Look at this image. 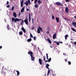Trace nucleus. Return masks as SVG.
I'll use <instances>...</instances> for the list:
<instances>
[{
    "label": "nucleus",
    "instance_id": "5701e85b",
    "mask_svg": "<svg viewBox=\"0 0 76 76\" xmlns=\"http://www.w3.org/2000/svg\"><path fill=\"white\" fill-rule=\"evenodd\" d=\"M32 41V39L31 38L28 39L27 40L28 42H30V41Z\"/></svg>",
    "mask_w": 76,
    "mask_h": 76
},
{
    "label": "nucleus",
    "instance_id": "4c0bfd02",
    "mask_svg": "<svg viewBox=\"0 0 76 76\" xmlns=\"http://www.w3.org/2000/svg\"><path fill=\"white\" fill-rule=\"evenodd\" d=\"M34 18H32V24L33 23H34Z\"/></svg>",
    "mask_w": 76,
    "mask_h": 76
},
{
    "label": "nucleus",
    "instance_id": "bb28decb",
    "mask_svg": "<svg viewBox=\"0 0 76 76\" xmlns=\"http://www.w3.org/2000/svg\"><path fill=\"white\" fill-rule=\"evenodd\" d=\"M40 30H39V28H38L37 29V33H38V34H39V33H40Z\"/></svg>",
    "mask_w": 76,
    "mask_h": 76
},
{
    "label": "nucleus",
    "instance_id": "c85d7f7f",
    "mask_svg": "<svg viewBox=\"0 0 76 76\" xmlns=\"http://www.w3.org/2000/svg\"><path fill=\"white\" fill-rule=\"evenodd\" d=\"M24 21H23V20H22V22L21 23L20 25H22V24H23V22Z\"/></svg>",
    "mask_w": 76,
    "mask_h": 76
},
{
    "label": "nucleus",
    "instance_id": "9b49d317",
    "mask_svg": "<svg viewBox=\"0 0 76 76\" xmlns=\"http://www.w3.org/2000/svg\"><path fill=\"white\" fill-rule=\"evenodd\" d=\"M56 34L55 33L53 36V38L54 39H55V38H56Z\"/></svg>",
    "mask_w": 76,
    "mask_h": 76
},
{
    "label": "nucleus",
    "instance_id": "8fccbe9b",
    "mask_svg": "<svg viewBox=\"0 0 76 76\" xmlns=\"http://www.w3.org/2000/svg\"><path fill=\"white\" fill-rule=\"evenodd\" d=\"M47 34H49L50 33V32H49V31H48L47 32Z\"/></svg>",
    "mask_w": 76,
    "mask_h": 76
},
{
    "label": "nucleus",
    "instance_id": "79ce46f5",
    "mask_svg": "<svg viewBox=\"0 0 76 76\" xmlns=\"http://www.w3.org/2000/svg\"><path fill=\"white\" fill-rule=\"evenodd\" d=\"M65 19L66 20H68V21L70 20L68 19H67V18H65Z\"/></svg>",
    "mask_w": 76,
    "mask_h": 76
},
{
    "label": "nucleus",
    "instance_id": "c9c22d12",
    "mask_svg": "<svg viewBox=\"0 0 76 76\" xmlns=\"http://www.w3.org/2000/svg\"><path fill=\"white\" fill-rule=\"evenodd\" d=\"M68 64L69 65H70V64H71V62H70V61H69L68 62Z\"/></svg>",
    "mask_w": 76,
    "mask_h": 76
},
{
    "label": "nucleus",
    "instance_id": "f03ea898",
    "mask_svg": "<svg viewBox=\"0 0 76 76\" xmlns=\"http://www.w3.org/2000/svg\"><path fill=\"white\" fill-rule=\"evenodd\" d=\"M24 22H25V23H26V25H28V18H26V19L24 20Z\"/></svg>",
    "mask_w": 76,
    "mask_h": 76
},
{
    "label": "nucleus",
    "instance_id": "e2e57ef3",
    "mask_svg": "<svg viewBox=\"0 0 76 76\" xmlns=\"http://www.w3.org/2000/svg\"><path fill=\"white\" fill-rule=\"evenodd\" d=\"M74 18H75V19H76V15L74 17Z\"/></svg>",
    "mask_w": 76,
    "mask_h": 76
},
{
    "label": "nucleus",
    "instance_id": "58836bf2",
    "mask_svg": "<svg viewBox=\"0 0 76 76\" xmlns=\"http://www.w3.org/2000/svg\"><path fill=\"white\" fill-rule=\"evenodd\" d=\"M30 37H31V38H33V36L31 34H30Z\"/></svg>",
    "mask_w": 76,
    "mask_h": 76
},
{
    "label": "nucleus",
    "instance_id": "f8f14e48",
    "mask_svg": "<svg viewBox=\"0 0 76 76\" xmlns=\"http://www.w3.org/2000/svg\"><path fill=\"white\" fill-rule=\"evenodd\" d=\"M31 61H34L35 60V58L33 56H31Z\"/></svg>",
    "mask_w": 76,
    "mask_h": 76
},
{
    "label": "nucleus",
    "instance_id": "a18cd8bd",
    "mask_svg": "<svg viewBox=\"0 0 76 76\" xmlns=\"http://www.w3.org/2000/svg\"><path fill=\"white\" fill-rule=\"evenodd\" d=\"M10 6H9V5H8L7 6V7L8 8H9Z\"/></svg>",
    "mask_w": 76,
    "mask_h": 76
},
{
    "label": "nucleus",
    "instance_id": "dca6fc26",
    "mask_svg": "<svg viewBox=\"0 0 76 76\" xmlns=\"http://www.w3.org/2000/svg\"><path fill=\"white\" fill-rule=\"evenodd\" d=\"M19 22V18H16L15 19V22Z\"/></svg>",
    "mask_w": 76,
    "mask_h": 76
},
{
    "label": "nucleus",
    "instance_id": "2eb2a0df",
    "mask_svg": "<svg viewBox=\"0 0 76 76\" xmlns=\"http://www.w3.org/2000/svg\"><path fill=\"white\" fill-rule=\"evenodd\" d=\"M56 4L58 5V6H61V3L59 2H56L55 3Z\"/></svg>",
    "mask_w": 76,
    "mask_h": 76
},
{
    "label": "nucleus",
    "instance_id": "aec40b11",
    "mask_svg": "<svg viewBox=\"0 0 76 76\" xmlns=\"http://www.w3.org/2000/svg\"><path fill=\"white\" fill-rule=\"evenodd\" d=\"M11 20H12V22H14V21L15 22V18H12Z\"/></svg>",
    "mask_w": 76,
    "mask_h": 76
},
{
    "label": "nucleus",
    "instance_id": "052dcab7",
    "mask_svg": "<svg viewBox=\"0 0 76 76\" xmlns=\"http://www.w3.org/2000/svg\"><path fill=\"white\" fill-rule=\"evenodd\" d=\"M50 48H53V47L52 46H50Z\"/></svg>",
    "mask_w": 76,
    "mask_h": 76
},
{
    "label": "nucleus",
    "instance_id": "6e6552de",
    "mask_svg": "<svg viewBox=\"0 0 76 76\" xmlns=\"http://www.w3.org/2000/svg\"><path fill=\"white\" fill-rule=\"evenodd\" d=\"M65 12L66 13H69V8H68V7H66L65 9Z\"/></svg>",
    "mask_w": 76,
    "mask_h": 76
},
{
    "label": "nucleus",
    "instance_id": "338daca9",
    "mask_svg": "<svg viewBox=\"0 0 76 76\" xmlns=\"http://www.w3.org/2000/svg\"><path fill=\"white\" fill-rule=\"evenodd\" d=\"M46 62H48V61H46Z\"/></svg>",
    "mask_w": 76,
    "mask_h": 76
},
{
    "label": "nucleus",
    "instance_id": "1a4fd4ad",
    "mask_svg": "<svg viewBox=\"0 0 76 76\" xmlns=\"http://www.w3.org/2000/svg\"><path fill=\"white\" fill-rule=\"evenodd\" d=\"M13 16H14V18H16L17 17V15L16 13H15V12H14L13 13Z\"/></svg>",
    "mask_w": 76,
    "mask_h": 76
},
{
    "label": "nucleus",
    "instance_id": "a19ab883",
    "mask_svg": "<svg viewBox=\"0 0 76 76\" xmlns=\"http://www.w3.org/2000/svg\"><path fill=\"white\" fill-rule=\"evenodd\" d=\"M46 68H47V69H49V67H48V66H47L46 65Z\"/></svg>",
    "mask_w": 76,
    "mask_h": 76
},
{
    "label": "nucleus",
    "instance_id": "6ab92c4d",
    "mask_svg": "<svg viewBox=\"0 0 76 76\" xmlns=\"http://www.w3.org/2000/svg\"><path fill=\"white\" fill-rule=\"evenodd\" d=\"M47 40H48V42H49V43H50V44H51L52 43L51 41V40H50L49 39H47Z\"/></svg>",
    "mask_w": 76,
    "mask_h": 76
},
{
    "label": "nucleus",
    "instance_id": "4be33fe9",
    "mask_svg": "<svg viewBox=\"0 0 76 76\" xmlns=\"http://www.w3.org/2000/svg\"><path fill=\"white\" fill-rule=\"evenodd\" d=\"M16 72H17V76H19V75L20 74V72H19L18 70H16Z\"/></svg>",
    "mask_w": 76,
    "mask_h": 76
},
{
    "label": "nucleus",
    "instance_id": "4d7b16f0",
    "mask_svg": "<svg viewBox=\"0 0 76 76\" xmlns=\"http://www.w3.org/2000/svg\"><path fill=\"white\" fill-rule=\"evenodd\" d=\"M59 43H61V44H62V43H63V42H59Z\"/></svg>",
    "mask_w": 76,
    "mask_h": 76
},
{
    "label": "nucleus",
    "instance_id": "0eeeda50",
    "mask_svg": "<svg viewBox=\"0 0 76 76\" xmlns=\"http://www.w3.org/2000/svg\"><path fill=\"white\" fill-rule=\"evenodd\" d=\"M72 24L73 26L75 28H76V22H72Z\"/></svg>",
    "mask_w": 76,
    "mask_h": 76
},
{
    "label": "nucleus",
    "instance_id": "680f3d73",
    "mask_svg": "<svg viewBox=\"0 0 76 76\" xmlns=\"http://www.w3.org/2000/svg\"><path fill=\"white\" fill-rule=\"evenodd\" d=\"M19 16H20V13H19Z\"/></svg>",
    "mask_w": 76,
    "mask_h": 76
},
{
    "label": "nucleus",
    "instance_id": "774afa93",
    "mask_svg": "<svg viewBox=\"0 0 76 76\" xmlns=\"http://www.w3.org/2000/svg\"><path fill=\"white\" fill-rule=\"evenodd\" d=\"M10 0V1H12V0Z\"/></svg>",
    "mask_w": 76,
    "mask_h": 76
},
{
    "label": "nucleus",
    "instance_id": "a211bd4d",
    "mask_svg": "<svg viewBox=\"0 0 76 76\" xmlns=\"http://www.w3.org/2000/svg\"><path fill=\"white\" fill-rule=\"evenodd\" d=\"M71 29L72 30V31H74V32H76V29L73 28H71Z\"/></svg>",
    "mask_w": 76,
    "mask_h": 76
},
{
    "label": "nucleus",
    "instance_id": "37998d69",
    "mask_svg": "<svg viewBox=\"0 0 76 76\" xmlns=\"http://www.w3.org/2000/svg\"><path fill=\"white\" fill-rule=\"evenodd\" d=\"M57 45H60V43L59 42L57 43Z\"/></svg>",
    "mask_w": 76,
    "mask_h": 76
},
{
    "label": "nucleus",
    "instance_id": "f704fd0d",
    "mask_svg": "<svg viewBox=\"0 0 76 76\" xmlns=\"http://www.w3.org/2000/svg\"><path fill=\"white\" fill-rule=\"evenodd\" d=\"M38 1V0H35V4H36V3H37V1Z\"/></svg>",
    "mask_w": 76,
    "mask_h": 76
},
{
    "label": "nucleus",
    "instance_id": "c03bdc74",
    "mask_svg": "<svg viewBox=\"0 0 76 76\" xmlns=\"http://www.w3.org/2000/svg\"><path fill=\"white\" fill-rule=\"evenodd\" d=\"M43 58H44V61H45V56H44Z\"/></svg>",
    "mask_w": 76,
    "mask_h": 76
},
{
    "label": "nucleus",
    "instance_id": "5fc2aeb1",
    "mask_svg": "<svg viewBox=\"0 0 76 76\" xmlns=\"http://www.w3.org/2000/svg\"><path fill=\"white\" fill-rule=\"evenodd\" d=\"M54 42H55V43H56V44H57V42H56V41H54Z\"/></svg>",
    "mask_w": 76,
    "mask_h": 76
},
{
    "label": "nucleus",
    "instance_id": "7c9ffc66",
    "mask_svg": "<svg viewBox=\"0 0 76 76\" xmlns=\"http://www.w3.org/2000/svg\"><path fill=\"white\" fill-rule=\"evenodd\" d=\"M52 19H55V18H54V16L53 15H52Z\"/></svg>",
    "mask_w": 76,
    "mask_h": 76
},
{
    "label": "nucleus",
    "instance_id": "f3484780",
    "mask_svg": "<svg viewBox=\"0 0 76 76\" xmlns=\"http://www.w3.org/2000/svg\"><path fill=\"white\" fill-rule=\"evenodd\" d=\"M56 20L57 23H58L59 22V18L58 17H57L56 18Z\"/></svg>",
    "mask_w": 76,
    "mask_h": 76
},
{
    "label": "nucleus",
    "instance_id": "e433bc0d",
    "mask_svg": "<svg viewBox=\"0 0 76 76\" xmlns=\"http://www.w3.org/2000/svg\"><path fill=\"white\" fill-rule=\"evenodd\" d=\"M70 0H66V2H70Z\"/></svg>",
    "mask_w": 76,
    "mask_h": 76
},
{
    "label": "nucleus",
    "instance_id": "7ed1b4c3",
    "mask_svg": "<svg viewBox=\"0 0 76 76\" xmlns=\"http://www.w3.org/2000/svg\"><path fill=\"white\" fill-rule=\"evenodd\" d=\"M46 57H47V58L48 60V61L49 62H50V61H51V58H50L49 59H48V54L47 53H46Z\"/></svg>",
    "mask_w": 76,
    "mask_h": 76
},
{
    "label": "nucleus",
    "instance_id": "f257e3e1",
    "mask_svg": "<svg viewBox=\"0 0 76 76\" xmlns=\"http://www.w3.org/2000/svg\"><path fill=\"white\" fill-rule=\"evenodd\" d=\"M30 0H28V1H26L25 2V4L26 6H28V4L29 5H30Z\"/></svg>",
    "mask_w": 76,
    "mask_h": 76
},
{
    "label": "nucleus",
    "instance_id": "3c124183",
    "mask_svg": "<svg viewBox=\"0 0 76 76\" xmlns=\"http://www.w3.org/2000/svg\"><path fill=\"white\" fill-rule=\"evenodd\" d=\"M9 1H7V4H9Z\"/></svg>",
    "mask_w": 76,
    "mask_h": 76
},
{
    "label": "nucleus",
    "instance_id": "2f4dec72",
    "mask_svg": "<svg viewBox=\"0 0 76 76\" xmlns=\"http://www.w3.org/2000/svg\"><path fill=\"white\" fill-rule=\"evenodd\" d=\"M11 10H14V7L13 6L12 7L11 9Z\"/></svg>",
    "mask_w": 76,
    "mask_h": 76
},
{
    "label": "nucleus",
    "instance_id": "393cba45",
    "mask_svg": "<svg viewBox=\"0 0 76 76\" xmlns=\"http://www.w3.org/2000/svg\"><path fill=\"white\" fill-rule=\"evenodd\" d=\"M34 7L36 8H38V4H35L34 5Z\"/></svg>",
    "mask_w": 76,
    "mask_h": 76
},
{
    "label": "nucleus",
    "instance_id": "423d86ee",
    "mask_svg": "<svg viewBox=\"0 0 76 76\" xmlns=\"http://www.w3.org/2000/svg\"><path fill=\"white\" fill-rule=\"evenodd\" d=\"M31 14L29 15L28 18V22H31Z\"/></svg>",
    "mask_w": 76,
    "mask_h": 76
},
{
    "label": "nucleus",
    "instance_id": "412c9836",
    "mask_svg": "<svg viewBox=\"0 0 76 76\" xmlns=\"http://www.w3.org/2000/svg\"><path fill=\"white\" fill-rule=\"evenodd\" d=\"M19 34L22 35H23V32L22 31H20L19 32Z\"/></svg>",
    "mask_w": 76,
    "mask_h": 76
},
{
    "label": "nucleus",
    "instance_id": "ea45409f",
    "mask_svg": "<svg viewBox=\"0 0 76 76\" xmlns=\"http://www.w3.org/2000/svg\"><path fill=\"white\" fill-rule=\"evenodd\" d=\"M39 30L41 31H42V28H41L40 29H39Z\"/></svg>",
    "mask_w": 76,
    "mask_h": 76
},
{
    "label": "nucleus",
    "instance_id": "0e129e2a",
    "mask_svg": "<svg viewBox=\"0 0 76 76\" xmlns=\"http://www.w3.org/2000/svg\"><path fill=\"white\" fill-rule=\"evenodd\" d=\"M40 28H40V27L39 26L38 29H40Z\"/></svg>",
    "mask_w": 76,
    "mask_h": 76
},
{
    "label": "nucleus",
    "instance_id": "de8ad7c7",
    "mask_svg": "<svg viewBox=\"0 0 76 76\" xmlns=\"http://www.w3.org/2000/svg\"><path fill=\"white\" fill-rule=\"evenodd\" d=\"M46 66L48 67V66H50V65L48 64H47L46 65Z\"/></svg>",
    "mask_w": 76,
    "mask_h": 76
},
{
    "label": "nucleus",
    "instance_id": "cd10ccee",
    "mask_svg": "<svg viewBox=\"0 0 76 76\" xmlns=\"http://www.w3.org/2000/svg\"><path fill=\"white\" fill-rule=\"evenodd\" d=\"M50 69H49L47 75H49V74H50Z\"/></svg>",
    "mask_w": 76,
    "mask_h": 76
},
{
    "label": "nucleus",
    "instance_id": "603ef678",
    "mask_svg": "<svg viewBox=\"0 0 76 76\" xmlns=\"http://www.w3.org/2000/svg\"><path fill=\"white\" fill-rule=\"evenodd\" d=\"M27 11H29V9H28V8H27Z\"/></svg>",
    "mask_w": 76,
    "mask_h": 76
},
{
    "label": "nucleus",
    "instance_id": "49530a36",
    "mask_svg": "<svg viewBox=\"0 0 76 76\" xmlns=\"http://www.w3.org/2000/svg\"><path fill=\"white\" fill-rule=\"evenodd\" d=\"M63 56H66V53H63Z\"/></svg>",
    "mask_w": 76,
    "mask_h": 76
},
{
    "label": "nucleus",
    "instance_id": "bf43d9fd",
    "mask_svg": "<svg viewBox=\"0 0 76 76\" xmlns=\"http://www.w3.org/2000/svg\"><path fill=\"white\" fill-rule=\"evenodd\" d=\"M2 48V46H0V49H1V48Z\"/></svg>",
    "mask_w": 76,
    "mask_h": 76
},
{
    "label": "nucleus",
    "instance_id": "ddd939ff",
    "mask_svg": "<svg viewBox=\"0 0 76 76\" xmlns=\"http://www.w3.org/2000/svg\"><path fill=\"white\" fill-rule=\"evenodd\" d=\"M39 61L40 64L41 65H42V60H41V59L40 58L39 59Z\"/></svg>",
    "mask_w": 76,
    "mask_h": 76
},
{
    "label": "nucleus",
    "instance_id": "09e8293b",
    "mask_svg": "<svg viewBox=\"0 0 76 76\" xmlns=\"http://www.w3.org/2000/svg\"><path fill=\"white\" fill-rule=\"evenodd\" d=\"M74 45H76V42H74Z\"/></svg>",
    "mask_w": 76,
    "mask_h": 76
},
{
    "label": "nucleus",
    "instance_id": "4468645a",
    "mask_svg": "<svg viewBox=\"0 0 76 76\" xmlns=\"http://www.w3.org/2000/svg\"><path fill=\"white\" fill-rule=\"evenodd\" d=\"M21 29L24 32V33H25L26 32V30H25V29H24V28L23 27H22L21 28Z\"/></svg>",
    "mask_w": 76,
    "mask_h": 76
},
{
    "label": "nucleus",
    "instance_id": "13d9d810",
    "mask_svg": "<svg viewBox=\"0 0 76 76\" xmlns=\"http://www.w3.org/2000/svg\"><path fill=\"white\" fill-rule=\"evenodd\" d=\"M67 59H65V61H67Z\"/></svg>",
    "mask_w": 76,
    "mask_h": 76
},
{
    "label": "nucleus",
    "instance_id": "b1692460",
    "mask_svg": "<svg viewBox=\"0 0 76 76\" xmlns=\"http://www.w3.org/2000/svg\"><path fill=\"white\" fill-rule=\"evenodd\" d=\"M68 35L67 34H66V35H65V39L66 40L67 39V37H68Z\"/></svg>",
    "mask_w": 76,
    "mask_h": 76
},
{
    "label": "nucleus",
    "instance_id": "9d476101",
    "mask_svg": "<svg viewBox=\"0 0 76 76\" xmlns=\"http://www.w3.org/2000/svg\"><path fill=\"white\" fill-rule=\"evenodd\" d=\"M24 10H25V7H24L22 8L21 10V13H23L24 12Z\"/></svg>",
    "mask_w": 76,
    "mask_h": 76
},
{
    "label": "nucleus",
    "instance_id": "473e14b6",
    "mask_svg": "<svg viewBox=\"0 0 76 76\" xmlns=\"http://www.w3.org/2000/svg\"><path fill=\"white\" fill-rule=\"evenodd\" d=\"M7 28L8 30H9V29H10V28H9V25H7Z\"/></svg>",
    "mask_w": 76,
    "mask_h": 76
},
{
    "label": "nucleus",
    "instance_id": "c756f323",
    "mask_svg": "<svg viewBox=\"0 0 76 76\" xmlns=\"http://www.w3.org/2000/svg\"><path fill=\"white\" fill-rule=\"evenodd\" d=\"M33 38L34 41H35L36 40V39H37V38L35 36H34V37Z\"/></svg>",
    "mask_w": 76,
    "mask_h": 76
},
{
    "label": "nucleus",
    "instance_id": "a878e982",
    "mask_svg": "<svg viewBox=\"0 0 76 76\" xmlns=\"http://www.w3.org/2000/svg\"><path fill=\"white\" fill-rule=\"evenodd\" d=\"M41 0H39L38 1V3L39 4H41Z\"/></svg>",
    "mask_w": 76,
    "mask_h": 76
},
{
    "label": "nucleus",
    "instance_id": "39448f33",
    "mask_svg": "<svg viewBox=\"0 0 76 76\" xmlns=\"http://www.w3.org/2000/svg\"><path fill=\"white\" fill-rule=\"evenodd\" d=\"M28 54L30 55L31 56H33V52L32 51H29L28 52Z\"/></svg>",
    "mask_w": 76,
    "mask_h": 76
},
{
    "label": "nucleus",
    "instance_id": "69168bd1",
    "mask_svg": "<svg viewBox=\"0 0 76 76\" xmlns=\"http://www.w3.org/2000/svg\"><path fill=\"white\" fill-rule=\"evenodd\" d=\"M34 0H31V1H34Z\"/></svg>",
    "mask_w": 76,
    "mask_h": 76
},
{
    "label": "nucleus",
    "instance_id": "864d4df0",
    "mask_svg": "<svg viewBox=\"0 0 76 76\" xmlns=\"http://www.w3.org/2000/svg\"><path fill=\"white\" fill-rule=\"evenodd\" d=\"M19 20H22V21L23 20L22 19H19L18 21H19Z\"/></svg>",
    "mask_w": 76,
    "mask_h": 76
},
{
    "label": "nucleus",
    "instance_id": "72a5a7b5",
    "mask_svg": "<svg viewBox=\"0 0 76 76\" xmlns=\"http://www.w3.org/2000/svg\"><path fill=\"white\" fill-rule=\"evenodd\" d=\"M47 30L48 31H50V29L49 27H48Z\"/></svg>",
    "mask_w": 76,
    "mask_h": 76
},
{
    "label": "nucleus",
    "instance_id": "20e7f679",
    "mask_svg": "<svg viewBox=\"0 0 76 76\" xmlns=\"http://www.w3.org/2000/svg\"><path fill=\"white\" fill-rule=\"evenodd\" d=\"M24 1V0H22V1H20V6L21 7H23V1Z\"/></svg>",
    "mask_w": 76,
    "mask_h": 76
},
{
    "label": "nucleus",
    "instance_id": "6e6d98bb",
    "mask_svg": "<svg viewBox=\"0 0 76 76\" xmlns=\"http://www.w3.org/2000/svg\"><path fill=\"white\" fill-rule=\"evenodd\" d=\"M31 29H34V27H32Z\"/></svg>",
    "mask_w": 76,
    "mask_h": 76
}]
</instances>
